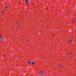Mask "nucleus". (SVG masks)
Listing matches in <instances>:
<instances>
[{
  "instance_id": "nucleus-1",
  "label": "nucleus",
  "mask_w": 76,
  "mask_h": 76,
  "mask_svg": "<svg viewBox=\"0 0 76 76\" xmlns=\"http://www.w3.org/2000/svg\"><path fill=\"white\" fill-rule=\"evenodd\" d=\"M40 74L41 75H43L44 74V72L43 71H41L40 72Z\"/></svg>"
},
{
  "instance_id": "nucleus-2",
  "label": "nucleus",
  "mask_w": 76,
  "mask_h": 76,
  "mask_svg": "<svg viewBox=\"0 0 76 76\" xmlns=\"http://www.w3.org/2000/svg\"><path fill=\"white\" fill-rule=\"evenodd\" d=\"M72 41V39H69L68 40L69 42H71Z\"/></svg>"
},
{
  "instance_id": "nucleus-3",
  "label": "nucleus",
  "mask_w": 76,
  "mask_h": 76,
  "mask_svg": "<svg viewBox=\"0 0 76 76\" xmlns=\"http://www.w3.org/2000/svg\"><path fill=\"white\" fill-rule=\"evenodd\" d=\"M31 64L33 65V64H35V61H32L31 62Z\"/></svg>"
},
{
  "instance_id": "nucleus-4",
  "label": "nucleus",
  "mask_w": 76,
  "mask_h": 76,
  "mask_svg": "<svg viewBox=\"0 0 76 76\" xmlns=\"http://www.w3.org/2000/svg\"><path fill=\"white\" fill-rule=\"evenodd\" d=\"M29 1V0H26V3H28Z\"/></svg>"
},
{
  "instance_id": "nucleus-5",
  "label": "nucleus",
  "mask_w": 76,
  "mask_h": 76,
  "mask_svg": "<svg viewBox=\"0 0 76 76\" xmlns=\"http://www.w3.org/2000/svg\"><path fill=\"white\" fill-rule=\"evenodd\" d=\"M7 6H5L4 8L5 9H7Z\"/></svg>"
},
{
  "instance_id": "nucleus-6",
  "label": "nucleus",
  "mask_w": 76,
  "mask_h": 76,
  "mask_svg": "<svg viewBox=\"0 0 76 76\" xmlns=\"http://www.w3.org/2000/svg\"><path fill=\"white\" fill-rule=\"evenodd\" d=\"M59 66H61L62 67H63V65L61 64H59Z\"/></svg>"
},
{
  "instance_id": "nucleus-7",
  "label": "nucleus",
  "mask_w": 76,
  "mask_h": 76,
  "mask_svg": "<svg viewBox=\"0 0 76 76\" xmlns=\"http://www.w3.org/2000/svg\"><path fill=\"white\" fill-rule=\"evenodd\" d=\"M4 10H3L2 12H1V13H4Z\"/></svg>"
},
{
  "instance_id": "nucleus-8",
  "label": "nucleus",
  "mask_w": 76,
  "mask_h": 76,
  "mask_svg": "<svg viewBox=\"0 0 76 76\" xmlns=\"http://www.w3.org/2000/svg\"><path fill=\"white\" fill-rule=\"evenodd\" d=\"M31 62L30 61L28 62V64H31Z\"/></svg>"
},
{
  "instance_id": "nucleus-9",
  "label": "nucleus",
  "mask_w": 76,
  "mask_h": 76,
  "mask_svg": "<svg viewBox=\"0 0 76 76\" xmlns=\"http://www.w3.org/2000/svg\"><path fill=\"white\" fill-rule=\"evenodd\" d=\"M2 37H1V35H0V39H1V38Z\"/></svg>"
},
{
  "instance_id": "nucleus-10",
  "label": "nucleus",
  "mask_w": 76,
  "mask_h": 76,
  "mask_svg": "<svg viewBox=\"0 0 76 76\" xmlns=\"http://www.w3.org/2000/svg\"><path fill=\"white\" fill-rule=\"evenodd\" d=\"M73 21H76V20L75 19H73Z\"/></svg>"
},
{
  "instance_id": "nucleus-11",
  "label": "nucleus",
  "mask_w": 76,
  "mask_h": 76,
  "mask_svg": "<svg viewBox=\"0 0 76 76\" xmlns=\"http://www.w3.org/2000/svg\"><path fill=\"white\" fill-rule=\"evenodd\" d=\"M18 3H19V4H20V1H18Z\"/></svg>"
},
{
  "instance_id": "nucleus-12",
  "label": "nucleus",
  "mask_w": 76,
  "mask_h": 76,
  "mask_svg": "<svg viewBox=\"0 0 76 76\" xmlns=\"http://www.w3.org/2000/svg\"><path fill=\"white\" fill-rule=\"evenodd\" d=\"M69 54H72V53H71V52H69Z\"/></svg>"
},
{
  "instance_id": "nucleus-13",
  "label": "nucleus",
  "mask_w": 76,
  "mask_h": 76,
  "mask_svg": "<svg viewBox=\"0 0 76 76\" xmlns=\"http://www.w3.org/2000/svg\"><path fill=\"white\" fill-rule=\"evenodd\" d=\"M17 25H19V23L17 22Z\"/></svg>"
},
{
  "instance_id": "nucleus-14",
  "label": "nucleus",
  "mask_w": 76,
  "mask_h": 76,
  "mask_svg": "<svg viewBox=\"0 0 76 76\" xmlns=\"http://www.w3.org/2000/svg\"><path fill=\"white\" fill-rule=\"evenodd\" d=\"M29 6V5H27V6Z\"/></svg>"
},
{
  "instance_id": "nucleus-15",
  "label": "nucleus",
  "mask_w": 76,
  "mask_h": 76,
  "mask_svg": "<svg viewBox=\"0 0 76 76\" xmlns=\"http://www.w3.org/2000/svg\"><path fill=\"white\" fill-rule=\"evenodd\" d=\"M66 14H67V12H66Z\"/></svg>"
},
{
  "instance_id": "nucleus-16",
  "label": "nucleus",
  "mask_w": 76,
  "mask_h": 76,
  "mask_svg": "<svg viewBox=\"0 0 76 76\" xmlns=\"http://www.w3.org/2000/svg\"><path fill=\"white\" fill-rule=\"evenodd\" d=\"M57 0V1H58V0Z\"/></svg>"
}]
</instances>
